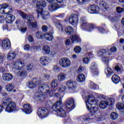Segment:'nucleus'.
<instances>
[{
    "label": "nucleus",
    "mask_w": 124,
    "mask_h": 124,
    "mask_svg": "<svg viewBox=\"0 0 124 124\" xmlns=\"http://www.w3.org/2000/svg\"><path fill=\"white\" fill-rule=\"evenodd\" d=\"M115 103V99L110 98L107 99L106 101L100 102L99 106L101 109H106L108 105H113Z\"/></svg>",
    "instance_id": "obj_9"
},
{
    "label": "nucleus",
    "mask_w": 124,
    "mask_h": 124,
    "mask_svg": "<svg viewBox=\"0 0 124 124\" xmlns=\"http://www.w3.org/2000/svg\"><path fill=\"white\" fill-rule=\"evenodd\" d=\"M27 68L28 71H32L34 69V65L33 64H29L27 66Z\"/></svg>",
    "instance_id": "obj_45"
},
{
    "label": "nucleus",
    "mask_w": 124,
    "mask_h": 124,
    "mask_svg": "<svg viewBox=\"0 0 124 124\" xmlns=\"http://www.w3.org/2000/svg\"><path fill=\"white\" fill-rule=\"evenodd\" d=\"M47 3L45 1L41 0L37 2L36 5L38 18H39V15H41L44 20H47L49 18V13L43 10L42 7H45Z\"/></svg>",
    "instance_id": "obj_3"
},
{
    "label": "nucleus",
    "mask_w": 124,
    "mask_h": 124,
    "mask_svg": "<svg viewBox=\"0 0 124 124\" xmlns=\"http://www.w3.org/2000/svg\"><path fill=\"white\" fill-rule=\"evenodd\" d=\"M16 75L19 76V77H26L28 75V72L26 69H23L21 71L19 70L16 71Z\"/></svg>",
    "instance_id": "obj_23"
},
{
    "label": "nucleus",
    "mask_w": 124,
    "mask_h": 124,
    "mask_svg": "<svg viewBox=\"0 0 124 124\" xmlns=\"http://www.w3.org/2000/svg\"><path fill=\"white\" fill-rule=\"evenodd\" d=\"M47 55H49V56L52 57V58H54L56 57V51L54 50H49V53L47 54Z\"/></svg>",
    "instance_id": "obj_47"
},
{
    "label": "nucleus",
    "mask_w": 124,
    "mask_h": 124,
    "mask_svg": "<svg viewBox=\"0 0 124 124\" xmlns=\"http://www.w3.org/2000/svg\"><path fill=\"white\" fill-rule=\"evenodd\" d=\"M4 110V107L2 105H0V114Z\"/></svg>",
    "instance_id": "obj_61"
},
{
    "label": "nucleus",
    "mask_w": 124,
    "mask_h": 124,
    "mask_svg": "<svg viewBox=\"0 0 124 124\" xmlns=\"http://www.w3.org/2000/svg\"><path fill=\"white\" fill-rule=\"evenodd\" d=\"M114 69L115 71H117V72H121L122 70V69H121V68H120V67L118 65L114 67Z\"/></svg>",
    "instance_id": "obj_56"
},
{
    "label": "nucleus",
    "mask_w": 124,
    "mask_h": 124,
    "mask_svg": "<svg viewBox=\"0 0 124 124\" xmlns=\"http://www.w3.org/2000/svg\"><path fill=\"white\" fill-rule=\"evenodd\" d=\"M86 80L85 75L83 74H79L77 77V81L79 83H83Z\"/></svg>",
    "instance_id": "obj_34"
},
{
    "label": "nucleus",
    "mask_w": 124,
    "mask_h": 124,
    "mask_svg": "<svg viewBox=\"0 0 124 124\" xmlns=\"http://www.w3.org/2000/svg\"><path fill=\"white\" fill-rule=\"evenodd\" d=\"M99 31L102 33H104V32H105V30L103 29L102 28H100Z\"/></svg>",
    "instance_id": "obj_64"
},
{
    "label": "nucleus",
    "mask_w": 124,
    "mask_h": 124,
    "mask_svg": "<svg viewBox=\"0 0 124 124\" xmlns=\"http://www.w3.org/2000/svg\"><path fill=\"white\" fill-rule=\"evenodd\" d=\"M77 2L78 3V4H84L83 0H77Z\"/></svg>",
    "instance_id": "obj_59"
},
{
    "label": "nucleus",
    "mask_w": 124,
    "mask_h": 124,
    "mask_svg": "<svg viewBox=\"0 0 124 124\" xmlns=\"http://www.w3.org/2000/svg\"><path fill=\"white\" fill-rule=\"evenodd\" d=\"M5 18L6 22L9 24H10V23H12V22L15 20V16L12 15L9 16V14H8Z\"/></svg>",
    "instance_id": "obj_32"
},
{
    "label": "nucleus",
    "mask_w": 124,
    "mask_h": 124,
    "mask_svg": "<svg viewBox=\"0 0 124 124\" xmlns=\"http://www.w3.org/2000/svg\"><path fill=\"white\" fill-rule=\"evenodd\" d=\"M117 52V47L116 46H112L111 47L110 50L103 49L98 52V55L102 58V61L103 62L106 64H108L109 62V58L111 57V54L110 52L107 53V52Z\"/></svg>",
    "instance_id": "obj_2"
},
{
    "label": "nucleus",
    "mask_w": 124,
    "mask_h": 124,
    "mask_svg": "<svg viewBox=\"0 0 124 124\" xmlns=\"http://www.w3.org/2000/svg\"><path fill=\"white\" fill-rule=\"evenodd\" d=\"M54 25L57 28H58V29H61L62 31H63L62 26V21H61V20H56L54 21Z\"/></svg>",
    "instance_id": "obj_39"
},
{
    "label": "nucleus",
    "mask_w": 124,
    "mask_h": 124,
    "mask_svg": "<svg viewBox=\"0 0 124 124\" xmlns=\"http://www.w3.org/2000/svg\"><path fill=\"white\" fill-rule=\"evenodd\" d=\"M80 21L82 23L80 28L81 29L86 30L88 31H91L94 29L95 25L87 22V19L85 17H81Z\"/></svg>",
    "instance_id": "obj_7"
},
{
    "label": "nucleus",
    "mask_w": 124,
    "mask_h": 124,
    "mask_svg": "<svg viewBox=\"0 0 124 124\" xmlns=\"http://www.w3.org/2000/svg\"><path fill=\"white\" fill-rule=\"evenodd\" d=\"M84 70H86V67L83 66H80L78 69V71L79 73H81V72H82V71H84Z\"/></svg>",
    "instance_id": "obj_52"
},
{
    "label": "nucleus",
    "mask_w": 124,
    "mask_h": 124,
    "mask_svg": "<svg viewBox=\"0 0 124 124\" xmlns=\"http://www.w3.org/2000/svg\"><path fill=\"white\" fill-rule=\"evenodd\" d=\"M50 90V87L47 84H42L39 88L38 93H37V98H40V99H42V98H44L45 96H44L45 93H48Z\"/></svg>",
    "instance_id": "obj_6"
},
{
    "label": "nucleus",
    "mask_w": 124,
    "mask_h": 124,
    "mask_svg": "<svg viewBox=\"0 0 124 124\" xmlns=\"http://www.w3.org/2000/svg\"><path fill=\"white\" fill-rule=\"evenodd\" d=\"M88 11L92 14L98 13L99 12V8L96 5H91L89 7Z\"/></svg>",
    "instance_id": "obj_19"
},
{
    "label": "nucleus",
    "mask_w": 124,
    "mask_h": 124,
    "mask_svg": "<svg viewBox=\"0 0 124 124\" xmlns=\"http://www.w3.org/2000/svg\"><path fill=\"white\" fill-rule=\"evenodd\" d=\"M74 50L75 53H79L81 52V47L79 46H76L75 47Z\"/></svg>",
    "instance_id": "obj_48"
},
{
    "label": "nucleus",
    "mask_w": 124,
    "mask_h": 124,
    "mask_svg": "<svg viewBox=\"0 0 124 124\" xmlns=\"http://www.w3.org/2000/svg\"><path fill=\"white\" fill-rule=\"evenodd\" d=\"M111 80L115 84H118L120 82V77L117 75H113L111 77Z\"/></svg>",
    "instance_id": "obj_37"
},
{
    "label": "nucleus",
    "mask_w": 124,
    "mask_h": 124,
    "mask_svg": "<svg viewBox=\"0 0 124 124\" xmlns=\"http://www.w3.org/2000/svg\"><path fill=\"white\" fill-rule=\"evenodd\" d=\"M15 58H16L15 52H10L8 53L7 59L8 61H13Z\"/></svg>",
    "instance_id": "obj_33"
},
{
    "label": "nucleus",
    "mask_w": 124,
    "mask_h": 124,
    "mask_svg": "<svg viewBox=\"0 0 124 124\" xmlns=\"http://www.w3.org/2000/svg\"><path fill=\"white\" fill-rule=\"evenodd\" d=\"M27 19L28 21V25L31 30H32L33 28H37V24L36 22H33L32 21L34 20V17L32 15L29 16L27 17Z\"/></svg>",
    "instance_id": "obj_13"
},
{
    "label": "nucleus",
    "mask_w": 124,
    "mask_h": 124,
    "mask_svg": "<svg viewBox=\"0 0 124 124\" xmlns=\"http://www.w3.org/2000/svg\"><path fill=\"white\" fill-rule=\"evenodd\" d=\"M2 79L4 81H11L13 79V76L10 73H5L2 75Z\"/></svg>",
    "instance_id": "obj_26"
},
{
    "label": "nucleus",
    "mask_w": 124,
    "mask_h": 124,
    "mask_svg": "<svg viewBox=\"0 0 124 124\" xmlns=\"http://www.w3.org/2000/svg\"><path fill=\"white\" fill-rule=\"evenodd\" d=\"M2 103L3 105L5 106L7 105L6 107L5 111L8 113H11L13 111L16 110V104L14 102H12L11 99L9 98H3L2 99Z\"/></svg>",
    "instance_id": "obj_5"
},
{
    "label": "nucleus",
    "mask_w": 124,
    "mask_h": 124,
    "mask_svg": "<svg viewBox=\"0 0 124 124\" xmlns=\"http://www.w3.org/2000/svg\"><path fill=\"white\" fill-rule=\"evenodd\" d=\"M15 87V85H14L13 83H8L5 86V90L7 92H9V93H10V92H12L13 91Z\"/></svg>",
    "instance_id": "obj_31"
},
{
    "label": "nucleus",
    "mask_w": 124,
    "mask_h": 124,
    "mask_svg": "<svg viewBox=\"0 0 124 124\" xmlns=\"http://www.w3.org/2000/svg\"><path fill=\"white\" fill-rule=\"evenodd\" d=\"M42 30L43 31H47V30H48V28L46 25H44L42 27Z\"/></svg>",
    "instance_id": "obj_58"
},
{
    "label": "nucleus",
    "mask_w": 124,
    "mask_h": 124,
    "mask_svg": "<svg viewBox=\"0 0 124 124\" xmlns=\"http://www.w3.org/2000/svg\"><path fill=\"white\" fill-rule=\"evenodd\" d=\"M66 106L68 109L74 108V99L73 98H69L66 101Z\"/></svg>",
    "instance_id": "obj_24"
},
{
    "label": "nucleus",
    "mask_w": 124,
    "mask_h": 124,
    "mask_svg": "<svg viewBox=\"0 0 124 124\" xmlns=\"http://www.w3.org/2000/svg\"><path fill=\"white\" fill-rule=\"evenodd\" d=\"M5 21V17L4 16L0 15V23H3Z\"/></svg>",
    "instance_id": "obj_53"
},
{
    "label": "nucleus",
    "mask_w": 124,
    "mask_h": 124,
    "mask_svg": "<svg viewBox=\"0 0 124 124\" xmlns=\"http://www.w3.org/2000/svg\"><path fill=\"white\" fill-rule=\"evenodd\" d=\"M24 66H25V63L19 59H16L14 62L13 68L18 71V70L23 69Z\"/></svg>",
    "instance_id": "obj_11"
},
{
    "label": "nucleus",
    "mask_w": 124,
    "mask_h": 124,
    "mask_svg": "<svg viewBox=\"0 0 124 124\" xmlns=\"http://www.w3.org/2000/svg\"><path fill=\"white\" fill-rule=\"evenodd\" d=\"M65 31L68 35L72 34L74 32L73 28L70 26H68L65 29Z\"/></svg>",
    "instance_id": "obj_38"
},
{
    "label": "nucleus",
    "mask_w": 124,
    "mask_h": 124,
    "mask_svg": "<svg viewBox=\"0 0 124 124\" xmlns=\"http://www.w3.org/2000/svg\"><path fill=\"white\" fill-rule=\"evenodd\" d=\"M116 108L119 110H123L124 109V105L123 103H118L116 104Z\"/></svg>",
    "instance_id": "obj_43"
},
{
    "label": "nucleus",
    "mask_w": 124,
    "mask_h": 124,
    "mask_svg": "<svg viewBox=\"0 0 124 124\" xmlns=\"http://www.w3.org/2000/svg\"><path fill=\"white\" fill-rule=\"evenodd\" d=\"M53 70L55 72H58V71H59L60 70V68L59 67H58V66L55 65L53 67Z\"/></svg>",
    "instance_id": "obj_57"
},
{
    "label": "nucleus",
    "mask_w": 124,
    "mask_h": 124,
    "mask_svg": "<svg viewBox=\"0 0 124 124\" xmlns=\"http://www.w3.org/2000/svg\"><path fill=\"white\" fill-rule=\"evenodd\" d=\"M118 117H119V115H118V113L115 112L111 113L110 114V118L111 120H112L113 121H115V120H117Z\"/></svg>",
    "instance_id": "obj_42"
},
{
    "label": "nucleus",
    "mask_w": 124,
    "mask_h": 124,
    "mask_svg": "<svg viewBox=\"0 0 124 124\" xmlns=\"http://www.w3.org/2000/svg\"><path fill=\"white\" fill-rule=\"evenodd\" d=\"M87 108L90 110L91 113H95L98 111V106L95 98L93 96H87L85 98Z\"/></svg>",
    "instance_id": "obj_1"
},
{
    "label": "nucleus",
    "mask_w": 124,
    "mask_h": 124,
    "mask_svg": "<svg viewBox=\"0 0 124 124\" xmlns=\"http://www.w3.org/2000/svg\"><path fill=\"white\" fill-rule=\"evenodd\" d=\"M20 31L21 32H25L27 31L26 27H21Z\"/></svg>",
    "instance_id": "obj_60"
},
{
    "label": "nucleus",
    "mask_w": 124,
    "mask_h": 124,
    "mask_svg": "<svg viewBox=\"0 0 124 124\" xmlns=\"http://www.w3.org/2000/svg\"><path fill=\"white\" fill-rule=\"evenodd\" d=\"M50 49V46H49L48 45L44 46L43 47V51L46 55L49 54Z\"/></svg>",
    "instance_id": "obj_40"
},
{
    "label": "nucleus",
    "mask_w": 124,
    "mask_h": 124,
    "mask_svg": "<svg viewBox=\"0 0 124 124\" xmlns=\"http://www.w3.org/2000/svg\"><path fill=\"white\" fill-rule=\"evenodd\" d=\"M105 73L107 76L110 77L112 74H114V71H113L111 68L108 67L105 70Z\"/></svg>",
    "instance_id": "obj_36"
},
{
    "label": "nucleus",
    "mask_w": 124,
    "mask_h": 124,
    "mask_svg": "<svg viewBox=\"0 0 124 124\" xmlns=\"http://www.w3.org/2000/svg\"><path fill=\"white\" fill-rule=\"evenodd\" d=\"M58 79V81L60 82H62V81H64V80H66V79H67V74L66 73H61L59 74Z\"/></svg>",
    "instance_id": "obj_28"
},
{
    "label": "nucleus",
    "mask_w": 124,
    "mask_h": 124,
    "mask_svg": "<svg viewBox=\"0 0 124 124\" xmlns=\"http://www.w3.org/2000/svg\"><path fill=\"white\" fill-rule=\"evenodd\" d=\"M52 108L53 111L56 112V115L59 116V117L64 118L66 116V112L63 109L62 101L60 100L55 103L53 105Z\"/></svg>",
    "instance_id": "obj_4"
},
{
    "label": "nucleus",
    "mask_w": 124,
    "mask_h": 124,
    "mask_svg": "<svg viewBox=\"0 0 124 124\" xmlns=\"http://www.w3.org/2000/svg\"><path fill=\"white\" fill-rule=\"evenodd\" d=\"M116 11L118 13H123V12H124V11H123L122 8H121L120 7H118L116 8Z\"/></svg>",
    "instance_id": "obj_55"
},
{
    "label": "nucleus",
    "mask_w": 124,
    "mask_h": 124,
    "mask_svg": "<svg viewBox=\"0 0 124 124\" xmlns=\"http://www.w3.org/2000/svg\"><path fill=\"white\" fill-rule=\"evenodd\" d=\"M28 38L29 42H33L34 41V39H33V37L31 35L28 36Z\"/></svg>",
    "instance_id": "obj_54"
},
{
    "label": "nucleus",
    "mask_w": 124,
    "mask_h": 124,
    "mask_svg": "<svg viewBox=\"0 0 124 124\" xmlns=\"http://www.w3.org/2000/svg\"><path fill=\"white\" fill-rule=\"evenodd\" d=\"M3 62V56H0V63H2Z\"/></svg>",
    "instance_id": "obj_63"
},
{
    "label": "nucleus",
    "mask_w": 124,
    "mask_h": 124,
    "mask_svg": "<svg viewBox=\"0 0 124 124\" xmlns=\"http://www.w3.org/2000/svg\"><path fill=\"white\" fill-rule=\"evenodd\" d=\"M34 80H36V79H33V81H29L28 82V87L29 89H34L39 84V82L35 81Z\"/></svg>",
    "instance_id": "obj_27"
},
{
    "label": "nucleus",
    "mask_w": 124,
    "mask_h": 124,
    "mask_svg": "<svg viewBox=\"0 0 124 124\" xmlns=\"http://www.w3.org/2000/svg\"><path fill=\"white\" fill-rule=\"evenodd\" d=\"M71 40L72 43H77L78 42H81L82 40L77 35H73L71 38Z\"/></svg>",
    "instance_id": "obj_30"
},
{
    "label": "nucleus",
    "mask_w": 124,
    "mask_h": 124,
    "mask_svg": "<svg viewBox=\"0 0 124 124\" xmlns=\"http://www.w3.org/2000/svg\"><path fill=\"white\" fill-rule=\"evenodd\" d=\"M66 85L71 90H75L77 88L76 82L72 80H68L66 83Z\"/></svg>",
    "instance_id": "obj_20"
},
{
    "label": "nucleus",
    "mask_w": 124,
    "mask_h": 124,
    "mask_svg": "<svg viewBox=\"0 0 124 124\" xmlns=\"http://www.w3.org/2000/svg\"><path fill=\"white\" fill-rule=\"evenodd\" d=\"M30 48H31V46L29 44L25 45L23 47V48L25 51H29V50H30Z\"/></svg>",
    "instance_id": "obj_51"
},
{
    "label": "nucleus",
    "mask_w": 124,
    "mask_h": 124,
    "mask_svg": "<svg viewBox=\"0 0 124 124\" xmlns=\"http://www.w3.org/2000/svg\"><path fill=\"white\" fill-rule=\"evenodd\" d=\"M44 37L46 40L48 41H52L54 39V36H53V32L46 33L44 35Z\"/></svg>",
    "instance_id": "obj_29"
},
{
    "label": "nucleus",
    "mask_w": 124,
    "mask_h": 124,
    "mask_svg": "<svg viewBox=\"0 0 124 124\" xmlns=\"http://www.w3.org/2000/svg\"><path fill=\"white\" fill-rule=\"evenodd\" d=\"M58 83L59 81L57 79H55L51 82V86L53 88L52 92H56L58 88Z\"/></svg>",
    "instance_id": "obj_35"
},
{
    "label": "nucleus",
    "mask_w": 124,
    "mask_h": 124,
    "mask_svg": "<svg viewBox=\"0 0 124 124\" xmlns=\"http://www.w3.org/2000/svg\"><path fill=\"white\" fill-rule=\"evenodd\" d=\"M65 90H66V87L63 85H61L58 89V93H55V96L62 98L63 97Z\"/></svg>",
    "instance_id": "obj_15"
},
{
    "label": "nucleus",
    "mask_w": 124,
    "mask_h": 124,
    "mask_svg": "<svg viewBox=\"0 0 124 124\" xmlns=\"http://www.w3.org/2000/svg\"><path fill=\"white\" fill-rule=\"evenodd\" d=\"M2 47L5 50H8L11 47L10 41L8 39H5L2 41Z\"/></svg>",
    "instance_id": "obj_18"
},
{
    "label": "nucleus",
    "mask_w": 124,
    "mask_h": 124,
    "mask_svg": "<svg viewBox=\"0 0 124 124\" xmlns=\"http://www.w3.org/2000/svg\"><path fill=\"white\" fill-rule=\"evenodd\" d=\"M78 15L76 14H72L69 17V21L73 26H76L78 24Z\"/></svg>",
    "instance_id": "obj_14"
},
{
    "label": "nucleus",
    "mask_w": 124,
    "mask_h": 124,
    "mask_svg": "<svg viewBox=\"0 0 124 124\" xmlns=\"http://www.w3.org/2000/svg\"><path fill=\"white\" fill-rule=\"evenodd\" d=\"M58 8H60V5L57 3H52L51 5H48V10L51 12L58 10Z\"/></svg>",
    "instance_id": "obj_25"
},
{
    "label": "nucleus",
    "mask_w": 124,
    "mask_h": 124,
    "mask_svg": "<svg viewBox=\"0 0 124 124\" xmlns=\"http://www.w3.org/2000/svg\"><path fill=\"white\" fill-rule=\"evenodd\" d=\"M82 119L84 121H94V122H99L101 121L102 116L101 115H99L97 114H90L83 116Z\"/></svg>",
    "instance_id": "obj_8"
},
{
    "label": "nucleus",
    "mask_w": 124,
    "mask_h": 124,
    "mask_svg": "<svg viewBox=\"0 0 124 124\" xmlns=\"http://www.w3.org/2000/svg\"><path fill=\"white\" fill-rule=\"evenodd\" d=\"M100 6H102V7L105 8V9H106V10L109 9V5L104 1H101L100 2Z\"/></svg>",
    "instance_id": "obj_41"
},
{
    "label": "nucleus",
    "mask_w": 124,
    "mask_h": 124,
    "mask_svg": "<svg viewBox=\"0 0 124 124\" xmlns=\"http://www.w3.org/2000/svg\"><path fill=\"white\" fill-rule=\"evenodd\" d=\"M19 14H20V15H21V17L23 18V19H26V18H27V15H26L25 13L19 11Z\"/></svg>",
    "instance_id": "obj_50"
},
{
    "label": "nucleus",
    "mask_w": 124,
    "mask_h": 124,
    "mask_svg": "<svg viewBox=\"0 0 124 124\" xmlns=\"http://www.w3.org/2000/svg\"><path fill=\"white\" fill-rule=\"evenodd\" d=\"M12 12V7L7 4H3L0 5V14H11Z\"/></svg>",
    "instance_id": "obj_10"
},
{
    "label": "nucleus",
    "mask_w": 124,
    "mask_h": 124,
    "mask_svg": "<svg viewBox=\"0 0 124 124\" xmlns=\"http://www.w3.org/2000/svg\"><path fill=\"white\" fill-rule=\"evenodd\" d=\"M65 45H69L70 44V39H67L65 42Z\"/></svg>",
    "instance_id": "obj_62"
},
{
    "label": "nucleus",
    "mask_w": 124,
    "mask_h": 124,
    "mask_svg": "<svg viewBox=\"0 0 124 124\" xmlns=\"http://www.w3.org/2000/svg\"><path fill=\"white\" fill-rule=\"evenodd\" d=\"M49 58L47 57L42 56L40 58V63L42 65H44V66L48 65L49 63Z\"/></svg>",
    "instance_id": "obj_21"
},
{
    "label": "nucleus",
    "mask_w": 124,
    "mask_h": 124,
    "mask_svg": "<svg viewBox=\"0 0 124 124\" xmlns=\"http://www.w3.org/2000/svg\"><path fill=\"white\" fill-rule=\"evenodd\" d=\"M59 63L60 65L63 68H67L69 67L71 64L70 59L67 58H62L60 60Z\"/></svg>",
    "instance_id": "obj_12"
},
{
    "label": "nucleus",
    "mask_w": 124,
    "mask_h": 124,
    "mask_svg": "<svg viewBox=\"0 0 124 124\" xmlns=\"http://www.w3.org/2000/svg\"><path fill=\"white\" fill-rule=\"evenodd\" d=\"M24 109H22V111L24 112L25 114H31V113L32 109H31V107L29 104H26L23 106Z\"/></svg>",
    "instance_id": "obj_22"
},
{
    "label": "nucleus",
    "mask_w": 124,
    "mask_h": 124,
    "mask_svg": "<svg viewBox=\"0 0 124 124\" xmlns=\"http://www.w3.org/2000/svg\"><path fill=\"white\" fill-rule=\"evenodd\" d=\"M36 37L38 39L43 38L44 34L41 31H38L36 33Z\"/></svg>",
    "instance_id": "obj_44"
},
{
    "label": "nucleus",
    "mask_w": 124,
    "mask_h": 124,
    "mask_svg": "<svg viewBox=\"0 0 124 124\" xmlns=\"http://www.w3.org/2000/svg\"><path fill=\"white\" fill-rule=\"evenodd\" d=\"M90 71L92 76H97L99 74L98 69H97V64L93 62L91 64Z\"/></svg>",
    "instance_id": "obj_17"
},
{
    "label": "nucleus",
    "mask_w": 124,
    "mask_h": 124,
    "mask_svg": "<svg viewBox=\"0 0 124 124\" xmlns=\"http://www.w3.org/2000/svg\"><path fill=\"white\" fill-rule=\"evenodd\" d=\"M48 114H49V111L46 108H43L38 110V115L40 118H46Z\"/></svg>",
    "instance_id": "obj_16"
},
{
    "label": "nucleus",
    "mask_w": 124,
    "mask_h": 124,
    "mask_svg": "<svg viewBox=\"0 0 124 124\" xmlns=\"http://www.w3.org/2000/svg\"><path fill=\"white\" fill-rule=\"evenodd\" d=\"M83 63H85V64H88L89 62H90V59L87 57H85L83 59Z\"/></svg>",
    "instance_id": "obj_49"
},
{
    "label": "nucleus",
    "mask_w": 124,
    "mask_h": 124,
    "mask_svg": "<svg viewBox=\"0 0 124 124\" xmlns=\"http://www.w3.org/2000/svg\"><path fill=\"white\" fill-rule=\"evenodd\" d=\"M90 88L91 89H93L94 90H95L96 89H98L99 87H98V85L95 84L94 83L91 82L90 83Z\"/></svg>",
    "instance_id": "obj_46"
}]
</instances>
